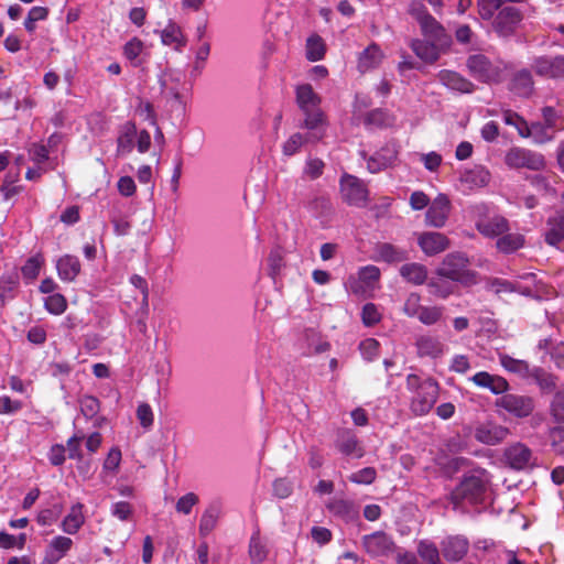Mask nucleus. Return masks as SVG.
<instances>
[{
    "instance_id": "4c0bfd02",
    "label": "nucleus",
    "mask_w": 564,
    "mask_h": 564,
    "mask_svg": "<svg viewBox=\"0 0 564 564\" xmlns=\"http://www.w3.org/2000/svg\"><path fill=\"white\" fill-rule=\"evenodd\" d=\"M308 209L316 218L329 219L334 214V208L330 199L325 196H318L308 203Z\"/></svg>"
},
{
    "instance_id": "052dcab7",
    "label": "nucleus",
    "mask_w": 564,
    "mask_h": 564,
    "mask_svg": "<svg viewBox=\"0 0 564 564\" xmlns=\"http://www.w3.org/2000/svg\"><path fill=\"white\" fill-rule=\"evenodd\" d=\"M359 349L364 358L371 361L378 355L379 343L375 338H367L360 343Z\"/></svg>"
},
{
    "instance_id": "a19ab883",
    "label": "nucleus",
    "mask_w": 564,
    "mask_h": 564,
    "mask_svg": "<svg viewBox=\"0 0 564 564\" xmlns=\"http://www.w3.org/2000/svg\"><path fill=\"white\" fill-rule=\"evenodd\" d=\"M220 509L217 505H210L203 513L199 522V532L202 535L210 533L218 521Z\"/></svg>"
},
{
    "instance_id": "20e7f679",
    "label": "nucleus",
    "mask_w": 564,
    "mask_h": 564,
    "mask_svg": "<svg viewBox=\"0 0 564 564\" xmlns=\"http://www.w3.org/2000/svg\"><path fill=\"white\" fill-rule=\"evenodd\" d=\"M487 490V481L481 475H468L463 478L459 485L452 491L453 503L458 505L464 500L470 503H479L484 500Z\"/></svg>"
},
{
    "instance_id": "37998d69",
    "label": "nucleus",
    "mask_w": 564,
    "mask_h": 564,
    "mask_svg": "<svg viewBox=\"0 0 564 564\" xmlns=\"http://www.w3.org/2000/svg\"><path fill=\"white\" fill-rule=\"evenodd\" d=\"M506 4V0H477L478 14L482 20L491 21Z\"/></svg>"
},
{
    "instance_id": "58836bf2",
    "label": "nucleus",
    "mask_w": 564,
    "mask_h": 564,
    "mask_svg": "<svg viewBox=\"0 0 564 564\" xmlns=\"http://www.w3.org/2000/svg\"><path fill=\"white\" fill-rule=\"evenodd\" d=\"M417 554L426 564H440L442 563L440 556V550L435 543L422 540L417 544Z\"/></svg>"
},
{
    "instance_id": "a211bd4d",
    "label": "nucleus",
    "mask_w": 564,
    "mask_h": 564,
    "mask_svg": "<svg viewBox=\"0 0 564 564\" xmlns=\"http://www.w3.org/2000/svg\"><path fill=\"white\" fill-rule=\"evenodd\" d=\"M505 457L508 465L517 470H521L533 465L532 452L522 443H516L509 446L505 452Z\"/></svg>"
},
{
    "instance_id": "e2e57ef3",
    "label": "nucleus",
    "mask_w": 564,
    "mask_h": 564,
    "mask_svg": "<svg viewBox=\"0 0 564 564\" xmlns=\"http://www.w3.org/2000/svg\"><path fill=\"white\" fill-rule=\"evenodd\" d=\"M198 502V496L194 492H188L181 497L176 502V511L180 513L188 514L192 508Z\"/></svg>"
},
{
    "instance_id": "13d9d810",
    "label": "nucleus",
    "mask_w": 564,
    "mask_h": 564,
    "mask_svg": "<svg viewBox=\"0 0 564 564\" xmlns=\"http://www.w3.org/2000/svg\"><path fill=\"white\" fill-rule=\"evenodd\" d=\"M551 414L557 422L564 423V390L557 391L551 402Z\"/></svg>"
},
{
    "instance_id": "a878e982",
    "label": "nucleus",
    "mask_w": 564,
    "mask_h": 564,
    "mask_svg": "<svg viewBox=\"0 0 564 564\" xmlns=\"http://www.w3.org/2000/svg\"><path fill=\"white\" fill-rule=\"evenodd\" d=\"M383 58L384 54L380 46L376 43H371L359 54L358 69L360 73L373 69L381 64Z\"/></svg>"
},
{
    "instance_id": "774afa93",
    "label": "nucleus",
    "mask_w": 564,
    "mask_h": 564,
    "mask_svg": "<svg viewBox=\"0 0 564 564\" xmlns=\"http://www.w3.org/2000/svg\"><path fill=\"white\" fill-rule=\"evenodd\" d=\"M292 490V482L286 478H279L273 482V492L280 499L288 498Z\"/></svg>"
},
{
    "instance_id": "f3484780",
    "label": "nucleus",
    "mask_w": 564,
    "mask_h": 564,
    "mask_svg": "<svg viewBox=\"0 0 564 564\" xmlns=\"http://www.w3.org/2000/svg\"><path fill=\"white\" fill-rule=\"evenodd\" d=\"M476 387L487 389L494 394H503L509 390L508 381L498 375L479 371L469 378Z\"/></svg>"
},
{
    "instance_id": "9d476101",
    "label": "nucleus",
    "mask_w": 564,
    "mask_h": 564,
    "mask_svg": "<svg viewBox=\"0 0 564 564\" xmlns=\"http://www.w3.org/2000/svg\"><path fill=\"white\" fill-rule=\"evenodd\" d=\"M366 552L372 557L388 556L394 550L393 540L383 531H377L362 538Z\"/></svg>"
},
{
    "instance_id": "423d86ee",
    "label": "nucleus",
    "mask_w": 564,
    "mask_h": 564,
    "mask_svg": "<svg viewBox=\"0 0 564 564\" xmlns=\"http://www.w3.org/2000/svg\"><path fill=\"white\" fill-rule=\"evenodd\" d=\"M496 406L503 409L517 419L530 416L535 409V400L527 394L507 393L496 400Z\"/></svg>"
},
{
    "instance_id": "3c124183",
    "label": "nucleus",
    "mask_w": 564,
    "mask_h": 564,
    "mask_svg": "<svg viewBox=\"0 0 564 564\" xmlns=\"http://www.w3.org/2000/svg\"><path fill=\"white\" fill-rule=\"evenodd\" d=\"M377 471L373 467H366L349 476V480L359 485H370L375 481Z\"/></svg>"
},
{
    "instance_id": "79ce46f5",
    "label": "nucleus",
    "mask_w": 564,
    "mask_h": 564,
    "mask_svg": "<svg viewBox=\"0 0 564 564\" xmlns=\"http://www.w3.org/2000/svg\"><path fill=\"white\" fill-rule=\"evenodd\" d=\"M530 377L535 380L544 393H551L556 388V377L546 372L542 368H533Z\"/></svg>"
},
{
    "instance_id": "1a4fd4ad",
    "label": "nucleus",
    "mask_w": 564,
    "mask_h": 564,
    "mask_svg": "<svg viewBox=\"0 0 564 564\" xmlns=\"http://www.w3.org/2000/svg\"><path fill=\"white\" fill-rule=\"evenodd\" d=\"M340 196L350 206L364 207L368 200V189L356 176L345 175L340 181Z\"/></svg>"
},
{
    "instance_id": "c03bdc74",
    "label": "nucleus",
    "mask_w": 564,
    "mask_h": 564,
    "mask_svg": "<svg viewBox=\"0 0 564 564\" xmlns=\"http://www.w3.org/2000/svg\"><path fill=\"white\" fill-rule=\"evenodd\" d=\"M379 257L387 262H401L406 260L408 253L391 243H381L377 247Z\"/></svg>"
},
{
    "instance_id": "dca6fc26",
    "label": "nucleus",
    "mask_w": 564,
    "mask_h": 564,
    "mask_svg": "<svg viewBox=\"0 0 564 564\" xmlns=\"http://www.w3.org/2000/svg\"><path fill=\"white\" fill-rule=\"evenodd\" d=\"M476 228L486 238L498 239L500 236L507 234V231L510 230V224L506 217L495 215L492 217L478 220Z\"/></svg>"
},
{
    "instance_id": "8fccbe9b",
    "label": "nucleus",
    "mask_w": 564,
    "mask_h": 564,
    "mask_svg": "<svg viewBox=\"0 0 564 564\" xmlns=\"http://www.w3.org/2000/svg\"><path fill=\"white\" fill-rule=\"evenodd\" d=\"M443 316V307L441 306H423L419 315V321L424 325H434Z\"/></svg>"
},
{
    "instance_id": "49530a36",
    "label": "nucleus",
    "mask_w": 564,
    "mask_h": 564,
    "mask_svg": "<svg viewBox=\"0 0 564 564\" xmlns=\"http://www.w3.org/2000/svg\"><path fill=\"white\" fill-rule=\"evenodd\" d=\"M325 55V44L321 36L312 35L306 42V57L312 62L319 61Z\"/></svg>"
},
{
    "instance_id": "7c9ffc66",
    "label": "nucleus",
    "mask_w": 564,
    "mask_h": 564,
    "mask_svg": "<svg viewBox=\"0 0 564 564\" xmlns=\"http://www.w3.org/2000/svg\"><path fill=\"white\" fill-rule=\"evenodd\" d=\"M58 276L64 281H73L80 272V262L74 257L66 254L56 263Z\"/></svg>"
},
{
    "instance_id": "603ef678",
    "label": "nucleus",
    "mask_w": 564,
    "mask_h": 564,
    "mask_svg": "<svg viewBox=\"0 0 564 564\" xmlns=\"http://www.w3.org/2000/svg\"><path fill=\"white\" fill-rule=\"evenodd\" d=\"M100 409L99 400L93 395H85L80 399L82 413L87 419H93Z\"/></svg>"
},
{
    "instance_id": "2f4dec72",
    "label": "nucleus",
    "mask_w": 564,
    "mask_h": 564,
    "mask_svg": "<svg viewBox=\"0 0 564 564\" xmlns=\"http://www.w3.org/2000/svg\"><path fill=\"white\" fill-rule=\"evenodd\" d=\"M137 134V127L133 122H126L117 139V155L130 153L133 149V142Z\"/></svg>"
},
{
    "instance_id": "2eb2a0df",
    "label": "nucleus",
    "mask_w": 564,
    "mask_h": 564,
    "mask_svg": "<svg viewBox=\"0 0 564 564\" xmlns=\"http://www.w3.org/2000/svg\"><path fill=\"white\" fill-rule=\"evenodd\" d=\"M421 31L426 40L436 43L443 48H449L452 45V36L448 34L442 24H440L432 15L422 21L420 24Z\"/></svg>"
},
{
    "instance_id": "9b49d317",
    "label": "nucleus",
    "mask_w": 564,
    "mask_h": 564,
    "mask_svg": "<svg viewBox=\"0 0 564 564\" xmlns=\"http://www.w3.org/2000/svg\"><path fill=\"white\" fill-rule=\"evenodd\" d=\"M451 213V202L445 194H438L430 204L425 214L427 226L442 228L445 226Z\"/></svg>"
},
{
    "instance_id": "ddd939ff",
    "label": "nucleus",
    "mask_w": 564,
    "mask_h": 564,
    "mask_svg": "<svg viewBox=\"0 0 564 564\" xmlns=\"http://www.w3.org/2000/svg\"><path fill=\"white\" fill-rule=\"evenodd\" d=\"M468 540L460 535L447 536L441 542L442 554L448 562L462 561L468 553Z\"/></svg>"
},
{
    "instance_id": "338daca9",
    "label": "nucleus",
    "mask_w": 564,
    "mask_h": 564,
    "mask_svg": "<svg viewBox=\"0 0 564 564\" xmlns=\"http://www.w3.org/2000/svg\"><path fill=\"white\" fill-rule=\"evenodd\" d=\"M137 417L142 427L149 429L153 424V412L148 403H141L137 409Z\"/></svg>"
},
{
    "instance_id": "c756f323",
    "label": "nucleus",
    "mask_w": 564,
    "mask_h": 564,
    "mask_svg": "<svg viewBox=\"0 0 564 564\" xmlns=\"http://www.w3.org/2000/svg\"><path fill=\"white\" fill-rule=\"evenodd\" d=\"M525 245V238L520 232H510L503 234L496 240V248L499 252L503 254H510L519 249L523 248Z\"/></svg>"
},
{
    "instance_id": "0eeeda50",
    "label": "nucleus",
    "mask_w": 564,
    "mask_h": 564,
    "mask_svg": "<svg viewBox=\"0 0 564 564\" xmlns=\"http://www.w3.org/2000/svg\"><path fill=\"white\" fill-rule=\"evenodd\" d=\"M438 384L433 379H426L417 384V390L411 402V410L416 415L430 412L437 400Z\"/></svg>"
},
{
    "instance_id": "0e129e2a",
    "label": "nucleus",
    "mask_w": 564,
    "mask_h": 564,
    "mask_svg": "<svg viewBox=\"0 0 564 564\" xmlns=\"http://www.w3.org/2000/svg\"><path fill=\"white\" fill-rule=\"evenodd\" d=\"M133 513V507L127 501L113 503L111 514L121 521H128Z\"/></svg>"
},
{
    "instance_id": "c85d7f7f",
    "label": "nucleus",
    "mask_w": 564,
    "mask_h": 564,
    "mask_svg": "<svg viewBox=\"0 0 564 564\" xmlns=\"http://www.w3.org/2000/svg\"><path fill=\"white\" fill-rule=\"evenodd\" d=\"M417 354L421 357L427 356L438 358L444 354V345L438 338L431 335H423L416 339Z\"/></svg>"
},
{
    "instance_id": "f257e3e1",
    "label": "nucleus",
    "mask_w": 564,
    "mask_h": 564,
    "mask_svg": "<svg viewBox=\"0 0 564 564\" xmlns=\"http://www.w3.org/2000/svg\"><path fill=\"white\" fill-rule=\"evenodd\" d=\"M296 102L304 112V127L308 130H317L324 124V113L319 109L321 98L310 84L296 87Z\"/></svg>"
},
{
    "instance_id": "6e6d98bb",
    "label": "nucleus",
    "mask_w": 564,
    "mask_h": 564,
    "mask_svg": "<svg viewBox=\"0 0 564 564\" xmlns=\"http://www.w3.org/2000/svg\"><path fill=\"white\" fill-rule=\"evenodd\" d=\"M66 300L59 293L52 294L45 300V307L56 315L62 314L66 310Z\"/></svg>"
},
{
    "instance_id": "412c9836",
    "label": "nucleus",
    "mask_w": 564,
    "mask_h": 564,
    "mask_svg": "<svg viewBox=\"0 0 564 564\" xmlns=\"http://www.w3.org/2000/svg\"><path fill=\"white\" fill-rule=\"evenodd\" d=\"M410 47L420 59L429 64L435 63L441 54L447 51V48H443L432 41L419 39L412 40Z\"/></svg>"
},
{
    "instance_id": "09e8293b",
    "label": "nucleus",
    "mask_w": 564,
    "mask_h": 564,
    "mask_svg": "<svg viewBox=\"0 0 564 564\" xmlns=\"http://www.w3.org/2000/svg\"><path fill=\"white\" fill-rule=\"evenodd\" d=\"M161 39L163 44L165 45H172L176 44L175 48L180 50L184 43L182 42V32L181 29L174 24L170 23L162 32H161Z\"/></svg>"
},
{
    "instance_id": "39448f33",
    "label": "nucleus",
    "mask_w": 564,
    "mask_h": 564,
    "mask_svg": "<svg viewBox=\"0 0 564 564\" xmlns=\"http://www.w3.org/2000/svg\"><path fill=\"white\" fill-rule=\"evenodd\" d=\"M505 164L514 170L528 169L541 171L545 167L544 156L538 152L513 147L506 152Z\"/></svg>"
},
{
    "instance_id": "69168bd1",
    "label": "nucleus",
    "mask_w": 564,
    "mask_h": 564,
    "mask_svg": "<svg viewBox=\"0 0 564 564\" xmlns=\"http://www.w3.org/2000/svg\"><path fill=\"white\" fill-rule=\"evenodd\" d=\"M359 280L366 285H372L380 278V270L375 265H367L359 270Z\"/></svg>"
},
{
    "instance_id": "6e6552de",
    "label": "nucleus",
    "mask_w": 564,
    "mask_h": 564,
    "mask_svg": "<svg viewBox=\"0 0 564 564\" xmlns=\"http://www.w3.org/2000/svg\"><path fill=\"white\" fill-rule=\"evenodd\" d=\"M521 20V11L518 8L507 3L491 20V28L499 36L507 37L514 33Z\"/></svg>"
},
{
    "instance_id": "f03ea898",
    "label": "nucleus",
    "mask_w": 564,
    "mask_h": 564,
    "mask_svg": "<svg viewBox=\"0 0 564 564\" xmlns=\"http://www.w3.org/2000/svg\"><path fill=\"white\" fill-rule=\"evenodd\" d=\"M469 261L462 252L448 253L436 269V275L453 282L468 283L473 273L468 269Z\"/></svg>"
},
{
    "instance_id": "c9c22d12",
    "label": "nucleus",
    "mask_w": 564,
    "mask_h": 564,
    "mask_svg": "<svg viewBox=\"0 0 564 564\" xmlns=\"http://www.w3.org/2000/svg\"><path fill=\"white\" fill-rule=\"evenodd\" d=\"M82 510L83 505L79 502L70 508L69 513L64 518L62 522V528L64 532L68 534H75L80 529V527L85 522V518Z\"/></svg>"
},
{
    "instance_id": "5fc2aeb1",
    "label": "nucleus",
    "mask_w": 564,
    "mask_h": 564,
    "mask_svg": "<svg viewBox=\"0 0 564 564\" xmlns=\"http://www.w3.org/2000/svg\"><path fill=\"white\" fill-rule=\"evenodd\" d=\"M421 296L417 293H411L403 305V312L409 317H419L421 310Z\"/></svg>"
},
{
    "instance_id": "aec40b11",
    "label": "nucleus",
    "mask_w": 564,
    "mask_h": 564,
    "mask_svg": "<svg viewBox=\"0 0 564 564\" xmlns=\"http://www.w3.org/2000/svg\"><path fill=\"white\" fill-rule=\"evenodd\" d=\"M509 433L510 431L506 426L486 423L476 429L475 438L487 445H496L507 438Z\"/></svg>"
},
{
    "instance_id": "bb28decb",
    "label": "nucleus",
    "mask_w": 564,
    "mask_h": 564,
    "mask_svg": "<svg viewBox=\"0 0 564 564\" xmlns=\"http://www.w3.org/2000/svg\"><path fill=\"white\" fill-rule=\"evenodd\" d=\"M73 541L66 536L54 538L46 551L44 564H55L58 562L72 547Z\"/></svg>"
},
{
    "instance_id": "e433bc0d",
    "label": "nucleus",
    "mask_w": 564,
    "mask_h": 564,
    "mask_svg": "<svg viewBox=\"0 0 564 564\" xmlns=\"http://www.w3.org/2000/svg\"><path fill=\"white\" fill-rule=\"evenodd\" d=\"M525 129V134L522 131H520V133L524 137H531L535 143L542 144L554 138L555 130L542 122H532L530 126H527ZM519 130L521 129L519 128Z\"/></svg>"
},
{
    "instance_id": "473e14b6",
    "label": "nucleus",
    "mask_w": 564,
    "mask_h": 564,
    "mask_svg": "<svg viewBox=\"0 0 564 564\" xmlns=\"http://www.w3.org/2000/svg\"><path fill=\"white\" fill-rule=\"evenodd\" d=\"M400 275L409 283L421 285L427 280V269L421 263H405L400 268Z\"/></svg>"
},
{
    "instance_id": "393cba45",
    "label": "nucleus",
    "mask_w": 564,
    "mask_h": 564,
    "mask_svg": "<svg viewBox=\"0 0 564 564\" xmlns=\"http://www.w3.org/2000/svg\"><path fill=\"white\" fill-rule=\"evenodd\" d=\"M509 88L518 96L530 97L534 90L531 72L525 68L516 72L510 80Z\"/></svg>"
},
{
    "instance_id": "4d7b16f0",
    "label": "nucleus",
    "mask_w": 564,
    "mask_h": 564,
    "mask_svg": "<svg viewBox=\"0 0 564 564\" xmlns=\"http://www.w3.org/2000/svg\"><path fill=\"white\" fill-rule=\"evenodd\" d=\"M490 180V174L488 171H486L484 167H475L474 170L469 171L465 175L466 182H471L476 185H487Z\"/></svg>"
},
{
    "instance_id": "f704fd0d",
    "label": "nucleus",
    "mask_w": 564,
    "mask_h": 564,
    "mask_svg": "<svg viewBox=\"0 0 564 564\" xmlns=\"http://www.w3.org/2000/svg\"><path fill=\"white\" fill-rule=\"evenodd\" d=\"M549 230L545 234V241L556 246L564 239V213H556L547 220Z\"/></svg>"
},
{
    "instance_id": "cd10ccee",
    "label": "nucleus",
    "mask_w": 564,
    "mask_h": 564,
    "mask_svg": "<svg viewBox=\"0 0 564 564\" xmlns=\"http://www.w3.org/2000/svg\"><path fill=\"white\" fill-rule=\"evenodd\" d=\"M322 138L323 133L321 132V128L317 130H312V132L305 135L301 133H294L283 144V153L288 156H291L295 154L304 143L316 142Z\"/></svg>"
},
{
    "instance_id": "4be33fe9",
    "label": "nucleus",
    "mask_w": 564,
    "mask_h": 564,
    "mask_svg": "<svg viewBox=\"0 0 564 564\" xmlns=\"http://www.w3.org/2000/svg\"><path fill=\"white\" fill-rule=\"evenodd\" d=\"M437 78L447 88L459 93L470 94L475 89V85L469 79L454 70L443 69L437 74Z\"/></svg>"
},
{
    "instance_id": "6ab92c4d",
    "label": "nucleus",
    "mask_w": 564,
    "mask_h": 564,
    "mask_svg": "<svg viewBox=\"0 0 564 564\" xmlns=\"http://www.w3.org/2000/svg\"><path fill=\"white\" fill-rule=\"evenodd\" d=\"M398 150L393 144L382 147L367 161V169L370 173H378L392 166L397 160Z\"/></svg>"
},
{
    "instance_id": "680f3d73",
    "label": "nucleus",
    "mask_w": 564,
    "mask_h": 564,
    "mask_svg": "<svg viewBox=\"0 0 564 564\" xmlns=\"http://www.w3.org/2000/svg\"><path fill=\"white\" fill-rule=\"evenodd\" d=\"M361 317L366 326H372L380 321L381 315L373 303H367L362 307Z\"/></svg>"
},
{
    "instance_id": "5701e85b",
    "label": "nucleus",
    "mask_w": 564,
    "mask_h": 564,
    "mask_svg": "<svg viewBox=\"0 0 564 564\" xmlns=\"http://www.w3.org/2000/svg\"><path fill=\"white\" fill-rule=\"evenodd\" d=\"M336 447L344 455H354L357 458L365 455V451L360 446L357 436L350 430H340L338 432Z\"/></svg>"
},
{
    "instance_id": "bf43d9fd",
    "label": "nucleus",
    "mask_w": 564,
    "mask_h": 564,
    "mask_svg": "<svg viewBox=\"0 0 564 564\" xmlns=\"http://www.w3.org/2000/svg\"><path fill=\"white\" fill-rule=\"evenodd\" d=\"M42 262L43 261L40 257L30 258L21 269L23 276L31 280L36 279L40 273Z\"/></svg>"
},
{
    "instance_id": "ea45409f",
    "label": "nucleus",
    "mask_w": 564,
    "mask_h": 564,
    "mask_svg": "<svg viewBox=\"0 0 564 564\" xmlns=\"http://www.w3.org/2000/svg\"><path fill=\"white\" fill-rule=\"evenodd\" d=\"M500 364L506 370L517 373L522 378L530 377L532 372L527 361L514 359L508 355L500 356Z\"/></svg>"
},
{
    "instance_id": "de8ad7c7",
    "label": "nucleus",
    "mask_w": 564,
    "mask_h": 564,
    "mask_svg": "<svg viewBox=\"0 0 564 564\" xmlns=\"http://www.w3.org/2000/svg\"><path fill=\"white\" fill-rule=\"evenodd\" d=\"M249 555L253 564L262 563L268 556V550L265 544L261 541L259 533H254L251 536L249 544Z\"/></svg>"
},
{
    "instance_id": "7ed1b4c3",
    "label": "nucleus",
    "mask_w": 564,
    "mask_h": 564,
    "mask_svg": "<svg viewBox=\"0 0 564 564\" xmlns=\"http://www.w3.org/2000/svg\"><path fill=\"white\" fill-rule=\"evenodd\" d=\"M466 66L471 76L481 83L496 84L502 80L501 64L491 62L484 54L468 56Z\"/></svg>"
},
{
    "instance_id": "f8f14e48",
    "label": "nucleus",
    "mask_w": 564,
    "mask_h": 564,
    "mask_svg": "<svg viewBox=\"0 0 564 564\" xmlns=\"http://www.w3.org/2000/svg\"><path fill=\"white\" fill-rule=\"evenodd\" d=\"M532 67L540 76L564 80V55L538 57Z\"/></svg>"
},
{
    "instance_id": "72a5a7b5",
    "label": "nucleus",
    "mask_w": 564,
    "mask_h": 564,
    "mask_svg": "<svg viewBox=\"0 0 564 564\" xmlns=\"http://www.w3.org/2000/svg\"><path fill=\"white\" fill-rule=\"evenodd\" d=\"M160 84L162 94L166 99H174L181 106L184 105L183 96L181 94L183 84L181 83L180 77L167 75L161 78Z\"/></svg>"
},
{
    "instance_id": "b1692460",
    "label": "nucleus",
    "mask_w": 564,
    "mask_h": 564,
    "mask_svg": "<svg viewBox=\"0 0 564 564\" xmlns=\"http://www.w3.org/2000/svg\"><path fill=\"white\" fill-rule=\"evenodd\" d=\"M327 510L345 521H354L359 517L358 507L350 500L334 498L326 505Z\"/></svg>"
},
{
    "instance_id": "4468645a",
    "label": "nucleus",
    "mask_w": 564,
    "mask_h": 564,
    "mask_svg": "<svg viewBox=\"0 0 564 564\" xmlns=\"http://www.w3.org/2000/svg\"><path fill=\"white\" fill-rule=\"evenodd\" d=\"M417 243L426 256L438 254L449 248V239L441 232H422L417 238Z\"/></svg>"
},
{
    "instance_id": "a18cd8bd",
    "label": "nucleus",
    "mask_w": 564,
    "mask_h": 564,
    "mask_svg": "<svg viewBox=\"0 0 564 564\" xmlns=\"http://www.w3.org/2000/svg\"><path fill=\"white\" fill-rule=\"evenodd\" d=\"M446 280L447 279L441 276L432 278L427 282L430 293L442 299H445L452 294L454 292V285Z\"/></svg>"
},
{
    "instance_id": "864d4df0",
    "label": "nucleus",
    "mask_w": 564,
    "mask_h": 564,
    "mask_svg": "<svg viewBox=\"0 0 564 564\" xmlns=\"http://www.w3.org/2000/svg\"><path fill=\"white\" fill-rule=\"evenodd\" d=\"M269 274L274 279L283 267V253L280 248L271 250L268 257Z\"/></svg>"
}]
</instances>
